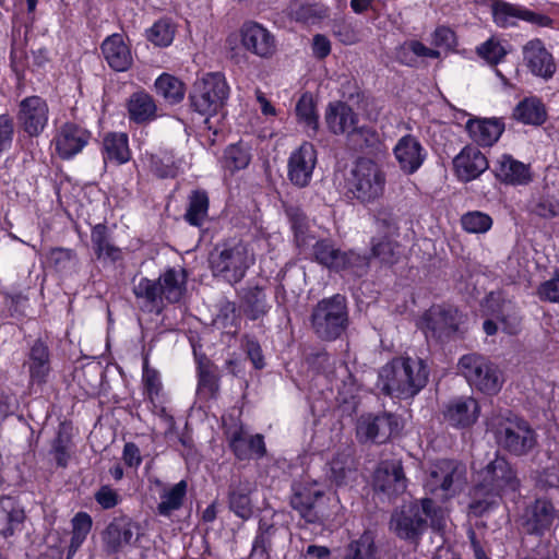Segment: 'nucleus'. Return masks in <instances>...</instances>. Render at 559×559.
Listing matches in <instances>:
<instances>
[{
	"instance_id": "obj_49",
	"label": "nucleus",
	"mask_w": 559,
	"mask_h": 559,
	"mask_svg": "<svg viewBox=\"0 0 559 559\" xmlns=\"http://www.w3.org/2000/svg\"><path fill=\"white\" fill-rule=\"evenodd\" d=\"M186 219L193 226H201L207 214L209 198L203 191H194L190 195Z\"/></svg>"
},
{
	"instance_id": "obj_40",
	"label": "nucleus",
	"mask_w": 559,
	"mask_h": 559,
	"mask_svg": "<svg viewBox=\"0 0 559 559\" xmlns=\"http://www.w3.org/2000/svg\"><path fill=\"white\" fill-rule=\"evenodd\" d=\"M104 159L118 165L127 163L131 153L128 145V136L124 133H110L103 141Z\"/></svg>"
},
{
	"instance_id": "obj_35",
	"label": "nucleus",
	"mask_w": 559,
	"mask_h": 559,
	"mask_svg": "<svg viewBox=\"0 0 559 559\" xmlns=\"http://www.w3.org/2000/svg\"><path fill=\"white\" fill-rule=\"evenodd\" d=\"M271 309L266 294L260 286L248 287L242 290L240 310L252 321L265 317Z\"/></svg>"
},
{
	"instance_id": "obj_52",
	"label": "nucleus",
	"mask_w": 559,
	"mask_h": 559,
	"mask_svg": "<svg viewBox=\"0 0 559 559\" xmlns=\"http://www.w3.org/2000/svg\"><path fill=\"white\" fill-rule=\"evenodd\" d=\"M374 221L378 230L384 236H397L399 235V221L390 206H380L374 213Z\"/></svg>"
},
{
	"instance_id": "obj_7",
	"label": "nucleus",
	"mask_w": 559,
	"mask_h": 559,
	"mask_svg": "<svg viewBox=\"0 0 559 559\" xmlns=\"http://www.w3.org/2000/svg\"><path fill=\"white\" fill-rule=\"evenodd\" d=\"M385 174L379 164L369 158H359L346 179L348 193L360 203H371L382 197Z\"/></svg>"
},
{
	"instance_id": "obj_24",
	"label": "nucleus",
	"mask_w": 559,
	"mask_h": 559,
	"mask_svg": "<svg viewBox=\"0 0 559 559\" xmlns=\"http://www.w3.org/2000/svg\"><path fill=\"white\" fill-rule=\"evenodd\" d=\"M312 257L319 264L336 272L349 269L360 261L355 252L342 251L326 239L318 240L312 246Z\"/></svg>"
},
{
	"instance_id": "obj_38",
	"label": "nucleus",
	"mask_w": 559,
	"mask_h": 559,
	"mask_svg": "<svg viewBox=\"0 0 559 559\" xmlns=\"http://www.w3.org/2000/svg\"><path fill=\"white\" fill-rule=\"evenodd\" d=\"M467 130L476 143L491 146L503 132V124L497 119L469 120Z\"/></svg>"
},
{
	"instance_id": "obj_34",
	"label": "nucleus",
	"mask_w": 559,
	"mask_h": 559,
	"mask_svg": "<svg viewBox=\"0 0 559 559\" xmlns=\"http://www.w3.org/2000/svg\"><path fill=\"white\" fill-rule=\"evenodd\" d=\"M25 520V512L12 497L0 498V535L11 537L19 531Z\"/></svg>"
},
{
	"instance_id": "obj_51",
	"label": "nucleus",
	"mask_w": 559,
	"mask_h": 559,
	"mask_svg": "<svg viewBox=\"0 0 559 559\" xmlns=\"http://www.w3.org/2000/svg\"><path fill=\"white\" fill-rule=\"evenodd\" d=\"M290 15L298 22L313 24L326 16V10L317 4L295 3L290 8Z\"/></svg>"
},
{
	"instance_id": "obj_8",
	"label": "nucleus",
	"mask_w": 559,
	"mask_h": 559,
	"mask_svg": "<svg viewBox=\"0 0 559 559\" xmlns=\"http://www.w3.org/2000/svg\"><path fill=\"white\" fill-rule=\"evenodd\" d=\"M457 368L473 389L486 395H495L502 388L503 376L501 370L480 354L472 353L462 356Z\"/></svg>"
},
{
	"instance_id": "obj_1",
	"label": "nucleus",
	"mask_w": 559,
	"mask_h": 559,
	"mask_svg": "<svg viewBox=\"0 0 559 559\" xmlns=\"http://www.w3.org/2000/svg\"><path fill=\"white\" fill-rule=\"evenodd\" d=\"M520 484L516 471L511 463L507 457L496 453L495 457L477 473V485L469 503L471 512L481 516L497 503L501 495L516 491Z\"/></svg>"
},
{
	"instance_id": "obj_44",
	"label": "nucleus",
	"mask_w": 559,
	"mask_h": 559,
	"mask_svg": "<svg viewBox=\"0 0 559 559\" xmlns=\"http://www.w3.org/2000/svg\"><path fill=\"white\" fill-rule=\"evenodd\" d=\"M188 484L180 480L160 493V502L157 504V512L163 516H170L174 511L179 510L187 493Z\"/></svg>"
},
{
	"instance_id": "obj_11",
	"label": "nucleus",
	"mask_w": 559,
	"mask_h": 559,
	"mask_svg": "<svg viewBox=\"0 0 559 559\" xmlns=\"http://www.w3.org/2000/svg\"><path fill=\"white\" fill-rule=\"evenodd\" d=\"M402 429L401 418L388 412L362 414L356 424V437L361 443L382 444Z\"/></svg>"
},
{
	"instance_id": "obj_16",
	"label": "nucleus",
	"mask_w": 559,
	"mask_h": 559,
	"mask_svg": "<svg viewBox=\"0 0 559 559\" xmlns=\"http://www.w3.org/2000/svg\"><path fill=\"white\" fill-rule=\"evenodd\" d=\"M240 36L242 47L259 58L270 59L276 53L275 36L257 22L245 23L240 29Z\"/></svg>"
},
{
	"instance_id": "obj_30",
	"label": "nucleus",
	"mask_w": 559,
	"mask_h": 559,
	"mask_svg": "<svg viewBox=\"0 0 559 559\" xmlns=\"http://www.w3.org/2000/svg\"><path fill=\"white\" fill-rule=\"evenodd\" d=\"M23 366L27 367L31 383H45L50 372V353L48 346L43 341L36 340Z\"/></svg>"
},
{
	"instance_id": "obj_55",
	"label": "nucleus",
	"mask_w": 559,
	"mask_h": 559,
	"mask_svg": "<svg viewBox=\"0 0 559 559\" xmlns=\"http://www.w3.org/2000/svg\"><path fill=\"white\" fill-rule=\"evenodd\" d=\"M92 528V518L85 512H79L72 519V537L70 547L76 550L86 539Z\"/></svg>"
},
{
	"instance_id": "obj_6",
	"label": "nucleus",
	"mask_w": 559,
	"mask_h": 559,
	"mask_svg": "<svg viewBox=\"0 0 559 559\" xmlns=\"http://www.w3.org/2000/svg\"><path fill=\"white\" fill-rule=\"evenodd\" d=\"M314 334L322 341H334L342 336L349 324L346 297L336 294L320 300L310 317Z\"/></svg>"
},
{
	"instance_id": "obj_22",
	"label": "nucleus",
	"mask_w": 559,
	"mask_h": 559,
	"mask_svg": "<svg viewBox=\"0 0 559 559\" xmlns=\"http://www.w3.org/2000/svg\"><path fill=\"white\" fill-rule=\"evenodd\" d=\"M91 132L72 122L63 123L53 139L57 154L62 159H69L79 154L90 142Z\"/></svg>"
},
{
	"instance_id": "obj_19",
	"label": "nucleus",
	"mask_w": 559,
	"mask_h": 559,
	"mask_svg": "<svg viewBox=\"0 0 559 559\" xmlns=\"http://www.w3.org/2000/svg\"><path fill=\"white\" fill-rule=\"evenodd\" d=\"M317 164V151L313 144L304 142L288 158V179L299 188L310 183Z\"/></svg>"
},
{
	"instance_id": "obj_29",
	"label": "nucleus",
	"mask_w": 559,
	"mask_h": 559,
	"mask_svg": "<svg viewBox=\"0 0 559 559\" xmlns=\"http://www.w3.org/2000/svg\"><path fill=\"white\" fill-rule=\"evenodd\" d=\"M456 176L462 181L478 178L489 167L486 156L475 146H465L453 159Z\"/></svg>"
},
{
	"instance_id": "obj_54",
	"label": "nucleus",
	"mask_w": 559,
	"mask_h": 559,
	"mask_svg": "<svg viewBox=\"0 0 559 559\" xmlns=\"http://www.w3.org/2000/svg\"><path fill=\"white\" fill-rule=\"evenodd\" d=\"M464 230L473 234H483L492 226L491 217L483 212L474 211L464 214L461 218Z\"/></svg>"
},
{
	"instance_id": "obj_15",
	"label": "nucleus",
	"mask_w": 559,
	"mask_h": 559,
	"mask_svg": "<svg viewBox=\"0 0 559 559\" xmlns=\"http://www.w3.org/2000/svg\"><path fill=\"white\" fill-rule=\"evenodd\" d=\"M49 119V107L39 96H28L19 106L17 122L31 138H37L45 130Z\"/></svg>"
},
{
	"instance_id": "obj_37",
	"label": "nucleus",
	"mask_w": 559,
	"mask_h": 559,
	"mask_svg": "<svg viewBox=\"0 0 559 559\" xmlns=\"http://www.w3.org/2000/svg\"><path fill=\"white\" fill-rule=\"evenodd\" d=\"M130 120L145 123L156 118L157 106L152 95L144 91L133 93L127 103Z\"/></svg>"
},
{
	"instance_id": "obj_39",
	"label": "nucleus",
	"mask_w": 559,
	"mask_h": 559,
	"mask_svg": "<svg viewBox=\"0 0 559 559\" xmlns=\"http://www.w3.org/2000/svg\"><path fill=\"white\" fill-rule=\"evenodd\" d=\"M513 117L524 124L540 126L546 121L547 111L539 98L527 97L515 106Z\"/></svg>"
},
{
	"instance_id": "obj_26",
	"label": "nucleus",
	"mask_w": 559,
	"mask_h": 559,
	"mask_svg": "<svg viewBox=\"0 0 559 559\" xmlns=\"http://www.w3.org/2000/svg\"><path fill=\"white\" fill-rule=\"evenodd\" d=\"M323 497V490L313 484H296L293 487L290 506L308 523H316L320 515L317 510V502Z\"/></svg>"
},
{
	"instance_id": "obj_62",
	"label": "nucleus",
	"mask_w": 559,
	"mask_h": 559,
	"mask_svg": "<svg viewBox=\"0 0 559 559\" xmlns=\"http://www.w3.org/2000/svg\"><path fill=\"white\" fill-rule=\"evenodd\" d=\"M94 498L96 502L103 508V509H112L116 506H118L121 501V497L117 492V490L112 489L111 487L105 485L102 486L94 495Z\"/></svg>"
},
{
	"instance_id": "obj_43",
	"label": "nucleus",
	"mask_w": 559,
	"mask_h": 559,
	"mask_svg": "<svg viewBox=\"0 0 559 559\" xmlns=\"http://www.w3.org/2000/svg\"><path fill=\"white\" fill-rule=\"evenodd\" d=\"M91 240L99 259H108L115 262L121 258V250L111 243L107 227L104 224H97L93 227Z\"/></svg>"
},
{
	"instance_id": "obj_23",
	"label": "nucleus",
	"mask_w": 559,
	"mask_h": 559,
	"mask_svg": "<svg viewBox=\"0 0 559 559\" xmlns=\"http://www.w3.org/2000/svg\"><path fill=\"white\" fill-rule=\"evenodd\" d=\"M484 311L491 316L502 326V330L510 335H514L520 330L521 319L515 305L506 300L500 293H490L484 304Z\"/></svg>"
},
{
	"instance_id": "obj_64",
	"label": "nucleus",
	"mask_w": 559,
	"mask_h": 559,
	"mask_svg": "<svg viewBox=\"0 0 559 559\" xmlns=\"http://www.w3.org/2000/svg\"><path fill=\"white\" fill-rule=\"evenodd\" d=\"M538 296L543 300L559 302V271L551 280L539 286Z\"/></svg>"
},
{
	"instance_id": "obj_9",
	"label": "nucleus",
	"mask_w": 559,
	"mask_h": 559,
	"mask_svg": "<svg viewBox=\"0 0 559 559\" xmlns=\"http://www.w3.org/2000/svg\"><path fill=\"white\" fill-rule=\"evenodd\" d=\"M229 86L224 74L207 73L193 84L190 93L191 106L203 116L217 114L226 104Z\"/></svg>"
},
{
	"instance_id": "obj_17",
	"label": "nucleus",
	"mask_w": 559,
	"mask_h": 559,
	"mask_svg": "<svg viewBox=\"0 0 559 559\" xmlns=\"http://www.w3.org/2000/svg\"><path fill=\"white\" fill-rule=\"evenodd\" d=\"M373 488L388 498L403 493L406 490V477L400 461L386 460L378 464L373 473Z\"/></svg>"
},
{
	"instance_id": "obj_18",
	"label": "nucleus",
	"mask_w": 559,
	"mask_h": 559,
	"mask_svg": "<svg viewBox=\"0 0 559 559\" xmlns=\"http://www.w3.org/2000/svg\"><path fill=\"white\" fill-rule=\"evenodd\" d=\"M522 55L524 66L534 76L548 81L555 75L557 64L540 39L528 40L522 48Z\"/></svg>"
},
{
	"instance_id": "obj_14",
	"label": "nucleus",
	"mask_w": 559,
	"mask_h": 559,
	"mask_svg": "<svg viewBox=\"0 0 559 559\" xmlns=\"http://www.w3.org/2000/svg\"><path fill=\"white\" fill-rule=\"evenodd\" d=\"M139 530V524L127 515L114 518L102 532L104 550L109 555L121 551L138 539Z\"/></svg>"
},
{
	"instance_id": "obj_58",
	"label": "nucleus",
	"mask_w": 559,
	"mask_h": 559,
	"mask_svg": "<svg viewBox=\"0 0 559 559\" xmlns=\"http://www.w3.org/2000/svg\"><path fill=\"white\" fill-rule=\"evenodd\" d=\"M355 471L346 462L334 459L331 462L330 478L336 486L347 485L353 479Z\"/></svg>"
},
{
	"instance_id": "obj_46",
	"label": "nucleus",
	"mask_w": 559,
	"mask_h": 559,
	"mask_svg": "<svg viewBox=\"0 0 559 559\" xmlns=\"http://www.w3.org/2000/svg\"><path fill=\"white\" fill-rule=\"evenodd\" d=\"M155 88L167 103L177 104L185 97V86L177 78L164 73L155 81Z\"/></svg>"
},
{
	"instance_id": "obj_45",
	"label": "nucleus",
	"mask_w": 559,
	"mask_h": 559,
	"mask_svg": "<svg viewBox=\"0 0 559 559\" xmlns=\"http://www.w3.org/2000/svg\"><path fill=\"white\" fill-rule=\"evenodd\" d=\"M218 389V378L213 370V366L209 360L200 359L198 362V395L206 400L214 399Z\"/></svg>"
},
{
	"instance_id": "obj_2",
	"label": "nucleus",
	"mask_w": 559,
	"mask_h": 559,
	"mask_svg": "<svg viewBox=\"0 0 559 559\" xmlns=\"http://www.w3.org/2000/svg\"><path fill=\"white\" fill-rule=\"evenodd\" d=\"M428 377L429 370L425 360L401 356L380 369L379 384L388 395L411 399L426 386Z\"/></svg>"
},
{
	"instance_id": "obj_57",
	"label": "nucleus",
	"mask_w": 559,
	"mask_h": 559,
	"mask_svg": "<svg viewBox=\"0 0 559 559\" xmlns=\"http://www.w3.org/2000/svg\"><path fill=\"white\" fill-rule=\"evenodd\" d=\"M392 237L383 236L381 239H372V254L384 263H393L397 254V245L391 239Z\"/></svg>"
},
{
	"instance_id": "obj_13",
	"label": "nucleus",
	"mask_w": 559,
	"mask_h": 559,
	"mask_svg": "<svg viewBox=\"0 0 559 559\" xmlns=\"http://www.w3.org/2000/svg\"><path fill=\"white\" fill-rule=\"evenodd\" d=\"M460 319L456 309L433 306L423 316L420 329L427 337L443 341L457 332Z\"/></svg>"
},
{
	"instance_id": "obj_33",
	"label": "nucleus",
	"mask_w": 559,
	"mask_h": 559,
	"mask_svg": "<svg viewBox=\"0 0 559 559\" xmlns=\"http://www.w3.org/2000/svg\"><path fill=\"white\" fill-rule=\"evenodd\" d=\"M493 173L499 180L513 186L526 185L532 180L530 167L511 155H502Z\"/></svg>"
},
{
	"instance_id": "obj_36",
	"label": "nucleus",
	"mask_w": 559,
	"mask_h": 559,
	"mask_svg": "<svg viewBox=\"0 0 559 559\" xmlns=\"http://www.w3.org/2000/svg\"><path fill=\"white\" fill-rule=\"evenodd\" d=\"M160 285V294L163 299L168 302H178L185 292L187 283V273L185 269H168L156 281Z\"/></svg>"
},
{
	"instance_id": "obj_3",
	"label": "nucleus",
	"mask_w": 559,
	"mask_h": 559,
	"mask_svg": "<svg viewBox=\"0 0 559 559\" xmlns=\"http://www.w3.org/2000/svg\"><path fill=\"white\" fill-rule=\"evenodd\" d=\"M487 426L498 447L511 455H527L537 444V435L531 425L510 411L493 414Z\"/></svg>"
},
{
	"instance_id": "obj_59",
	"label": "nucleus",
	"mask_w": 559,
	"mask_h": 559,
	"mask_svg": "<svg viewBox=\"0 0 559 559\" xmlns=\"http://www.w3.org/2000/svg\"><path fill=\"white\" fill-rule=\"evenodd\" d=\"M478 55L490 64L499 63L506 56L507 51L500 43L489 39L477 48Z\"/></svg>"
},
{
	"instance_id": "obj_5",
	"label": "nucleus",
	"mask_w": 559,
	"mask_h": 559,
	"mask_svg": "<svg viewBox=\"0 0 559 559\" xmlns=\"http://www.w3.org/2000/svg\"><path fill=\"white\" fill-rule=\"evenodd\" d=\"M254 260L250 245L242 240L218 243L209 257L213 275L231 285L239 283L246 276Z\"/></svg>"
},
{
	"instance_id": "obj_27",
	"label": "nucleus",
	"mask_w": 559,
	"mask_h": 559,
	"mask_svg": "<svg viewBox=\"0 0 559 559\" xmlns=\"http://www.w3.org/2000/svg\"><path fill=\"white\" fill-rule=\"evenodd\" d=\"M400 169L407 175L416 173L423 165L426 153L419 140L406 134L402 136L393 148Z\"/></svg>"
},
{
	"instance_id": "obj_28",
	"label": "nucleus",
	"mask_w": 559,
	"mask_h": 559,
	"mask_svg": "<svg viewBox=\"0 0 559 559\" xmlns=\"http://www.w3.org/2000/svg\"><path fill=\"white\" fill-rule=\"evenodd\" d=\"M257 486L248 478L233 479L228 486V508L239 519L246 521L253 515L251 493Z\"/></svg>"
},
{
	"instance_id": "obj_61",
	"label": "nucleus",
	"mask_w": 559,
	"mask_h": 559,
	"mask_svg": "<svg viewBox=\"0 0 559 559\" xmlns=\"http://www.w3.org/2000/svg\"><path fill=\"white\" fill-rule=\"evenodd\" d=\"M69 437L63 433L61 430L58 431V435L52 443V453L57 464L61 467H66L69 461Z\"/></svg>"
},
{
	"instance_id": "obj_42",
	"label": "nucleus",
	"mask_w": 559,
	"mask_h": 559,
	"mask_svg": "<svg viewBox=\"0 0 559 559\" xmlns=\"http://www.w3.org/2000/svg\"><path fill=\"white\" fill-rule=\"evenodd\" d=\"M133 293L139 300H142L143 307L148 311L158 312L160 310L163 296L160 294V285L156 281L146 277L140 278L133 286Z\"/></svg>"
},
{
	"instance_id": "obj_32",
	"label": "nucleus",
	"mask_w": 559,
	"mask_h": 559,
	"mask_svg": "<svg viewBox=\"0 0 559 559\" xmlns=\"http://www.w3.org/2000/svg\"><path fill=\"white\" fill-rule=\"evenodd\" d=\"M102 52L109 67L115 71H127L132 64L130 48L120 34L108 36L102 44Z\"/></svg>"
},
{
	"instance_id": "obj_56",
	"label": "nucleus",
	"mask_w": 559,
	"mask_h": 559,
	"mask_svg": "<svg viewBox=\"0 0 559 559\" xmlns=\"http://www.w3.org/2000/svg\"><path fill=\"white\" fill-rule=\"evenodd\" d=\"M214 324L222 329H237L239 316L235 302L222 300L218 304V312L214 319Z\"/></svg>"
},
{
	"instance_id": "obj_21",
	"label": "nucleus",
	"mask_w": 559,
	"mask_h": 559,
	"mask_svg": "<svg viewBox=\"0 0 559 559\" xmlns=\"http://www.w3.org/2000/svg\"><path fill=\"white\" fill-rule=\"evenodd\" d=\"M493 22L499 27H510L516 25L519 20L530 22L539 26L550 24V19L545 15L537 14L521 5L512 4L503 0H495L491 4Z\"/></svg>"
},
{
	"instance_id": "obj_60",
	"label": "nucleus",
	"mask_w": 559,
	"mask_h": 559,
	"mask_svg": "<svg viewBox=\"0 0 559 559\" xmlns=\"http://www.w3.org/2000/svg\"><path fill=\"white\" fill-rule=\"evenodd\" d=\"M533 212L540 217L551 218L559 215V202L550 195H542L534 204Z\"/></svg>"
},
{
	"instance_id": "obj_31",
	"label": "nucleus",
	"mask_w": 559,
	"mask_h": 559,
	"mask_svg": "<svg viewBox=\"0 0 559 559\" xmlns=\"http://www.w3.org/2000/svg\"><path fill=\"white\" fill-rule=\"evenodd\" d=\"M479 405L473 397H459L451 401L444 411V418L454 427H469L478 418Z\"/></svg>"
},
{
	"instance_id": "obj_41",
	"label": "nucleus",
	"mask_w": 559,
	"mask_h": 559,
	"mask_svg": "<svg viewBox=\"0 0 559 559\" xmlns=\"http://www.w3.org/2000/svg\"><path fill=\"white\" fill-rule=\"evenodd\" d=\"M295 110L298 122L304 126L308 136H316L319 130V116L316 110L313 97L308 93L301 95L296 104Z\"/></svg>"
},
{
	"instance_id": "obj_48",
	"label": "nucleus",
	"mask_w": 559,
	"mask_h": 559,
	"mask_svg": "<svg viewBox=\"0 0 559 559\" xmlns=\"http://www.w3.org/2000/svg\"><path fill=\"white\" fill-rule=\"evenodd\" d=\"M377 552L373 537L365 533L346 546L343 559H378Z\"/></svg>"
},
{
	"instance_id": "obj_12",
	"label": "nucleus",
	"mask_w": 559,
	"mask_h": 559,
	"mask_svg": "<svg viewBox=\"0 0 559 559\" xmlns=\"http://www.w3.org/2000/svg\"><path fill=\"white\" fill-rule=\"evenodd\" d=\"M325 122L334 134H347L349 139L361 136L369 145L376 133L367 127H357L358 116L353 108L344 102L329 104L325 110Z\"/></svg>"
},
{
	"instance_id": "obj_47",
	"label": "nucleus",
	"mask_w": 559,
	"mask_h": 559,
	"mask_svg": "<svg viewBox=\"0 0 559 559\" xmlns=\"http://www.w3.org/2000/svg\"><path fill=\"white\" fill-rule=\"evenodd\" d=\"M251 160L250 147L239 142L229 145L223 156V165L231 173L246 168Z\"/></svg>"
},
{
	"instance_id": "obj_63",
	"label": "nucleus",
	"mask_w": 559,
	"mask_h": 559,
	"mask_svg": "<svg viewBox=\"0 0 559 559\" xmlns=\"http://www.w3.org/2000/svg\"><path fill=\"white\" fill-rule=\"evenodd\" d=\"M13 135V119L7 114L0 115V153L11 147Z\"/></svg>"
},
{
	"instance_id": "obj_53",
	"label": "nucleus",
	"mask_w": 559,
	"mask_h": 559,
	"mask_svg": "<svg viewBox=\"0 0 559 559\" xmlns=\"http://www.w3.org/2000/svg\"><path fill=\"white\" fill-rule=\"evenodd\" d=\"M175 35V28L170 22L166 20H159L153 24L146 32V37L154 45L159 47H166L171 44Z\"/></svg>"
},
{
	"instance_id": "obj_10",
	"label": "nucleus",
	"mask_w": 559,
	"mask_h": 559,
	"mask_svg": "<svg viewBox=\"0 0 559 559\" xmlns=\"http://www.w3.org/2000/svg\"><path fill=\"white\" fill-rule=\"evenodd\" d=\"M464 465L454 460H440L435 463L426 479V491L441 500L454 497L466 483Z\"/></svg>"
},
{
	"instance_id": "obj_25",
	"label": "nucleus",
	"mask_w": 559,
	"mask_h": 559,
	"mask_svg": "<svg viewBox=\"0 0 559 559\" xmlns=\"http://www.w3.org/2000/svg\"><path fill=\"white\" fill-rule=\"evenodd\" d=\"M227 439L234 454L239 460L262 457L265 454V444L262 435H250L242 426L230 427Z\"/></svg>"
},
{
	"instance_id": "obj_50",
	"label": "nucleus",
	"mask_w": 559,
	"mask_h": 559,
	"mask_svg": "<svg viewBox=\"0 0 559 559\" xmlns=\"http://www.w3.org/2000/svg\"><path fill=\"white\" fill-rule=\"evenodd\" d=\"M412 52L417 57L424 58H432L438 59L440 57V51L437 49L428 48L423 43L418 40H409L404 43L396 52V58L407 66H412L414 63V59L408 57V53Z\"/></svg>"
},
{
	"instance_id": "obj_20",
	"label": "nucleus",
	"mask_w": 559,
	"mask_h": 559,
	"mask_svg": "<svg viewBox=\"0 0 559 559\" xmlns=\"http://www.w3.org/2000/svg\"><path fill=\"white\" fill-rule=\"evenodd\" d=\"M558 515V511L550 501L537 499L525 509L522 526L530 535L543 536L550 531Z\"/></svg>"
},
{
	"instance_id": "obj_4",
	"label": "nucleus",
	"mask_w": 559,
	"mask_h": 559,
	"mask_svg": "<svg viewBox=\"0 0 559 559\" xmlns=\"http://www.w3.org/2000/svg\"><path fill=\"white\" fill-rule=\"evenodd\" d=\"M442 511L430 498H423L404 503L392 513L391 531L400 538L415 542L426 531L430 521L432 526H440Z\"/></svg>"
}]
</instances>
